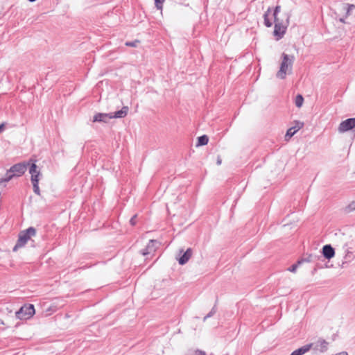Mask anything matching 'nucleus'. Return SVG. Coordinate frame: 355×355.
I'll use <instances>...</instances> for the list:
<instances>
[{
  "label": "nucleus",
  "instance_id": "f257e3e1",
  "mask_svg": "<svg viewBox=\"0 0 355 355\" xmlns=\"http://www.w3.org/2000/svg\"><path fill=\"white\" fill-rule=\"evenodd\" d=\"M281 10V6H277L272 14V17L274 19L275 29L274 35L278 40L282 38L286 33L288 26L289 25L290 15L285 14L284 19L278 17V14Z\"/></svg>",
  "mask_w": 355,
  "mask_h": 355
},
{
  "label": "nucleus",
  "instance_id": "f03ea898",
  "mask_svg": "<svg viewBox=\"0 0 355 355\" xmlns=\"http://www.w3.org/2000/svg\"><path fill=\"white\" fill-rule=\"evenodd\" d=\"M294 61L295 57L293 55L283 53L279 69L276 73V77L279 79L284 80L286 78L287 74H291Z\"/></svg>",
  "mask_w": 355,
  "mask_h": 355
},
{
  "label": "nucleus",
  "instance_id": "7ed1b4c3",
  "mask_svg": "<svg viewBox=\"0 0 355 355\" xmlns=\"http://www.w3.org/2000/svg\"><path fill=\"white\" fill-rule=\"evenodd\" d=\"M128 112V107L123 106L121 110L114 113H97L93 117V122L108 123L112 119L124 118Z\"/></svg>",
  "mask_w": 355,
  "mask_h": 355
},
{
  "label": "nucleus",
  "instance_id": "20e7f679",
  "mask_svg": "<svg viewBox=\"0 0 355 355\" xmlns=\"http://www.w3.org/2000/svg\"><path fill=\"white\" fill-rule=\"evenodd\" d=\"M28 165V163L26 164L24 162L18 163L11 166L10 169L7 171L5 176L0 179V185L9 182L15 177L22 175L26 172Z\"/></svg>",
  "mask_w": 355,
  "mask_h": 355
},
{
  "label": "nucleus",
  "instance_id": "39448f33",
  "mask_svg": "<svg viewBox=\"0 0 355 355\" xmlns=\"http://www.w3.org/2000/svg\"><path fill=\"white\" fill-rule=\"evenodd\" d=\"M36 234V230L34 227H30L26 230L19 232L17 243L13 248V251L16 252L18 249L23 248L29 240Z\"/></svg>",
  "mask_w": 355,
  "mask_h": 355
},
{
  "label": "nucleus",
  "instance_id": "423d86ee",
  "mask_svg": "<svg viewBox=\"0 0 355 355\" xmlns=\"http://www.w3.org/2000/svg\"><path fill=\"white\" fill-rule=\"evenodd\" d=\"M329 343L324 339L319 338L317 340L313 343L308 344L310 346L314 354H324L328 351Z\"/></svg>",
  "mask_w": 355,
  "mask_h": 355
},
{
  "label": "nucleus",
  "instance_id": "0eeeda50",
  "mask_svg": "<svg viewBox=\"0 0 355 355\" xmlns=\"http://www.w3.org/2000/svg\"><path fill=\"white\" fill-rule=\"evenodd\" d=\"M35 314V309L33 304H25L15 313L16 318L19 320H26Z\"/></svg>",
  "mask_w": 355,
  "mask_h": 355
},
{
  "label": "nucleus",
  "instance_id": "6e6552de",
  "mask_svg": "<svg viewBox=\"0 0 355 355\" xmlns=\"http://www.w3.org/2000/svg\"><path fill=\"white\" fill-rule=\"evenodd\" d=\"M355 129V118L347 119L342 121L338 128L340 133Z\"/></svg>",
  "mask_w": 355,
  "mask_h": 355
},
{
  "label": "nucleus",
  "instance_id": "1a4fd4ad",
  "mask_svg": "<svg viewBox=\"0 0 355 355\" xmlns=\"http://www.w3.org/2000/svg\"><path fill=\"white\" fill-rule=\"evenodd\" d=\"M322 254L326 259H330L334 257L335 250L331 245H325L322 248Z\"/></svg>",
  "mask_w": 355,
  "mask_h": 355
},
{
  "label": "nucleus",
  "instance_id": "9d476101",
  "mask_svg": "<svg viewBox=\"0 0 355 355\" xmlns=\"http://www.w3.org/2000/svg\"><path fill=\"white\" fill-rule=\"evenodd\" d=\"M29 173L31 175V182L33 180H39L40 171L37 170V166L35 163H33L29 168Z\"/></svg>",
  "mask_w": 355,
  "mask_h": 355
},
{
  "label": "nucleus",
  "instance_id": "9b49d317",
  "mask_svg": "<svg viewBox=\"0 0 355 355\" xmlns=\"http://www.w3.org/2000/svg\"><path fill=\"white\" fill-rule=\"evenodd\" d=\"M192 255V250L191 248H188L184 254L179 258L178 262L180 265L185 264L191 258Z\"/></svg>",
  "mask_w": 355,
  "mask_h": 355
},
{
  "label": "nucleus",
  "instance_id": "f8f14e48",
  "mask_svg": "<svg viewBox=\"0 0 355 355\" xmlns=\"http://www.w3.org/2000/svg\"><path fill=\"white\" fill-rule=\"evenodd\" d=\"M157 243V241L155 240H150L148 243L146 248L142 250V254L146 256L151 254L155 250V244Z\"/></svg>",
  "mask_w": 355,
  "mask_h": 355
},
{
  "label": "nucleus",
  "instance_id": "ddd939ff",
  "mask_svg": "<svg viewBox=\"0 0 355 355\" xmlns=\"http://www.w3.org/2000/svg\"><path fill=\"white\" fill-rule=\"evenodd\" d=\"M310 350V346L305 345L302 347L293 351L291 355H303L305 353L308 352Z\"/></svg>",
  "mask_w": 355,
  "mask_h": 355
},
{
  "label": "nucleus",
  "instance_id": "4468645a",
  "mask_svg": "<svg viewBox=\"0 0 355 355\" xmlns=\"http://www.w3.org/2000/svg\"><path fill=\"white\" fill-rule=\"evenodd\" d=\"M271 14H272V10H271V8H269L263 15L264 24L267 27H271L272 25V22L271 21V19L269 18V16Z\"/></svg>",
  "mask_w": 355,
  "mask_h": 355
},
{
  "label": "nucleus",
  "instance_id": "2eb2a0df",
  "mask_svg": "<svg viewBox=\"0 0 355 355\" xmlns=\"http://www.w3.org/2000/svg\"><path fill=\"white\" fill-rule=\"evenodd\" d=\"M209 141V138L207 135H202L198 138V144L197 146H204L206 145Z\"/></svg>",
  "mask_w": 355,
  "mask_h": 355
},
{
  "label": "nucleus",
  "instance_id": "dca6fc26",
  "mask_svg": "<svg viewBox=\"0 0 355 355\" xmlns=\"http://www.w3.org/2000/svg\"><path fill=\"white\" fill-rule=\"evenodd\" d=\"M304 103V98L301 94H297L295 99V104L297 107L300 108L302 106Z\"/></svg>",
  "mask_w": 355,
  "mask_h": 355
},
{
  "label": "nucleus",
  "instance_id": "f3484780",
  "mask_svg": "<svg viewBox=\"0 0 355 355\" xmlns=\"http://www.w3.org/2000/svg\"><path fill=\"white\" fill-rule=\"evenodd\" d=\"M296 132L293 127L290 128L285 135V140L288 141Z\"/></svg>",
  "mask_w": 355,
  "mask_h": 355
},
{
  "label": "nucleus",
  "instance_id": "a211bd4d",
  "mask_svg": "<svg viewBox=\"0 0 355 355\" xmlns=\"http://www.w3.org/2000/svg\"><path fill=\"white\" fill-rule=\"evenodd\" d=\"M31 182L33 184L34 193H36L37 195L40 196V190L39 188V180H33V181Z\"/></svg>",
  "mask_w": 355,
  "mask_h": 355
},
{
  "label": "nucleus",
  "instance_id": "6ab92c4d",
  "mask_svg": "<svg viewBox=\"0 0 355 355\" xmlns=\"http://www.w3.org/2000/svg\"><path fill=\"white\" fill-rule=\"evenodd\" d=\"M355 211V200L351 202L347 206L345 207V211L346 213H350Z\"/></svg>",
  "mask_w": 355,
  "mask_h": 355
},
{
  "label": "nucleus",
  "instance_id": "aec40b11",
  "mask_svg": "<svg viewBox=\"0 0 355 355\" xmlns=\"http://www.w3.org/2000/svg\"><path fill=\"white\" fill-rule=\"evenodd\" d=\"M187 355H206V353L201 350H189Z\"/></svg>",
  "mask_w": 355,
  "mask_h": 355
},
{
  "label": "nucleus",
  "instance_id": "412c9836",
  "mask_svg": "<svg viewBox=\"0 0 355 355\" xmlns=\"http://www.w3.org/2000/svg\"><path fill=\"white\" fill-rule=\"evenodd\" d=\"M303 126H304V123L303 122H301V121H296L295 122V125L293 126V128L297 132L299 130L302 128Z\"/></svg>",
  "mask_w": 355,
  "mask_h": 355
},
{
  "label": "nucleus",
  "instance_id": "4be33fe9",
  "mask_svg": "<svg viewBox=\"0 0 355 355\" xmlns=\"http://www.w3.org/2000/svg\"><path fill=\"white\" fill-rule=\"evenodd\" d=\"M353 254L350 251H347L344 257V259L346 260V261H350L352 259H353Z\"/></svg>",
  "mask_w": 355,
  "mask_h": 355
},
{
  "label": "nucleus",
  "instance_id": "5701e85b",
  "mask_svg": "<svg viewBox=\"0 0 355 355\" xmlns=\"http://www.w3.org/2000/svg\"><path fill=\"white\" fill-rule=\"evenodd\" d=\"M347 8L346 12V16L350 15L352 11L354 9L355 6L354 4H347Z\"/></svg>",
  "mask_w": 355,
  "mask_h": 355
},
{
  "label": "nucleus",
  "instance_id": "b1692460",
  "mask_svg": "<svg viewBox=\"0 0 355 355\" xmlns=\"http://www.w3.org/2000/svg\"><path fill=\"white\" fill-rule=\"evenodd\" d=\"M165 0H155V6L157 9L162 10V5Z\"/></svg>",
  "mask_w": 355,
  "mask_h": 355
},
{
  "label": "nucleus",
  "instance_id": "393cba45",
  "mask_svg": "<svg viewBox=\"0 0 355 355\" xmlns=\"http://www.w3.org/2000/svg\"><path fill=\"white\" fill-rule=\"evenodd\" d=\"M216 312V307H213L210 312L204 318V320H205L207 318L211 317Z\"/></svg>",
  "mask_w": 355,
  "mask_h": 355
},
{
  "label": "nucleus",
  "instance_id": "a878e982",
  "mask_svg": "<svg viewBox=\"0 0 355 355\" xmlns=\"http://www.w3.org/2000/svg\"><path fill=\"white\" fill-rule=\"evenodd\" d=\"M300 263V261H299L297 263L292 265L289 268L288 270L292 272H295L297 270V268L298 267V264Z\"/></svg>",
  "mask_w": 355,
  "mask_h": 355
},
{
  "label": "nucleus",
  "instance_id": "bb28decb",
  "mask_svg": "<svg viewBox=\"0 0 355 355\" xmlns=\"http://www.w3.org/2000/svg\"><path fill=\"white\" fill-rule=\"evenodd\" d=\"M138 42H139L138 41H135V42H127L125 43V45L128 46L135 47V46H137V44Z\"/></svg>",
  "mask_w": 355,
  "mask_h": 355
},
{
  "label": "nucleus",
  "instance_id": "cd10ccee",
  "mask_svg": "<svg viewBox=\"0 0 355 355\" xmlns=\"http://www.w3.org/2000/svg\"><path fill=\"white\" fill-rule=\"evenodd\" d=\"M137 217V215H134L130 220V223L132 225H135L136 224V218Z\"/></svg>",
  "mask_w": 355,
  "mask_h": 355
},
{
  "label": "nucleus",
  "instance_id": "c85d7f7f",
  "mask_svg": "<svg viewBox=\"0 0 355 355\" xmlns=\"http://www.w3.org/2000/svg\"><path fill=\"white\" fill-rule=\"evenodd\" d=\"M4 128H5V124L4 123L0 124V132L1 131H3L4 130Z\"/></svg>",
  "mask_w": 355,
  "mask_h": 355
},
{
  "label": "nucleus",
  "instance_id": "c756f323",
  "mask_svg": "<svg viewBox=\"0 0 355 355\" xmlns=\"http://www.w3.org/2000/svg\"><path fill=\"white\" fill-rule=\"evenodd\" d=\"M220 164H221V159H220V157H218V159H217V164L220 165Z\"/></svg>",
  "mask_w": 355,
  "mask_h": 355
},
{
  "label": "nucleus",
  "instance_id": "7c9ffc66",
  "mask_svg": "<svg viewBox=\"0 0 355 355\" xmlns=\"http://www.w3.org/2000/svg\"><path fill=\"white\" fill-rule=\"evenodd\" d=\"M340 21H341L342 23H345V20L343 18L340 19Z\"/></svg>",
  "mask_w": 355,
  "mask_h": 355
},
{
  "label": "nucleus",
  "instance_id": "2f4dec72",
  "mask_svg": "<svg viewBox=\"0 0 355 355\" xmlns=\"http://www.w3.org/2000/svg\"><path fill=\"white\" fill-rule=\"evenodd\" d=\"M28 1H31V2H34V1H35L36 0H28Z\"/></svg>",
  "mask_w": 355,
  "mask_h": 355
}]
</instances>
